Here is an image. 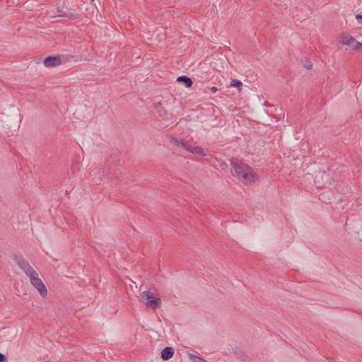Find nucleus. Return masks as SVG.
Wrapping results in <instances>:
<instances>
[{
	"label": "nucleus",
	"mask_w": 362,
	"mask_h": 362,
	"mask_svg": "<svg viewBox=\"0 0 362 362\" xmlns=\"http://www.w3.org/2000/svg\"><path fill=\"white\" fill-rule=\"evenodd\" d=\"M340 42L345 45H351L354 42V37L349 35H343L340 38Z\"/></svg>",
	"instance_id": "9d476101"
},
{
	"label": "nucleus",
	"mask_w": 362,
	"mask_h": 362,
	"mask_svg": "<svg viewBox=\"0 0 362 362\" xmlns=\"http://www.w3.org/2000/svg\"><path fill=\"white\" fill-rule=\"evenodd\" d=\"M356 19L358 21V23H360L362 25V15L361 14H357L356 16Z\"/></svg>",
	"instance_id": "4468645a"
},
{
	"label": "nucleus",
	"mask_w": 362,
	"mask_h": 362,
	"mask_svg": "<svg viewBox=\"0 0 362 362\" xmlns=\"http://www.w3.org/2000/svg\"><path fill=\"white\" fill-rule=\"evenodd\" d=\"M354 42L355 43H353L351 45H349L350 47H351L354 49H359L360 48L362 47V43L358 42L356 40V39L354 38Z\"/></svg>",
	"instance_id": "ddd939ff"
},
{
	"label": "nucleus",
	"mask_w": 362,
	"mask_h": 362,
	"mask_svg": "<svg viewBox=\"0 0 362 362\" xmlns=\"http://www.w3.org/2000/svg\"><path fill=\"white\" fill-rule=\"evenodd\" d=\"M57 12L59 17L74 19L77 17L76 11L73 8H69L65 6H59L57 8Z\"/></svg>",
	"instance_id": "39448f33"
},
{
	"label": "nucleus",
	"mask_w": 362,
	"mask_h": 362,
	"mask_svg": "<svg viewBox=\"0 0 362 362\" xmlns=\"http://www.w3.org/2000/svg\"><path fill=\"white\" fill-rule=\"evenodd\" d=\"M31 284L37 290L40 295L45 298L47 295V290L42 281V280L38 277V274L37 275L33 276L30 279Z\"/></svg>",
	"instance_id": "20e7f679"
},
{
	"label": "nucleus",
	"mask_w": 362,
	"mask_h": 362,
	"mask_svg": "<svg viewBox=\"0 0 362 362\" xmlns=\"http://www.w3.org/2000/svg\"><path fill=\"white\" fill-rule=\"evenodd\" d=\"M141 298L143 303L152 309L158 308L161 304V300L159 297H155L150 291H145L141 293Z\"/></svg>",
	"instance_id": "7ed1b4c3"
},
{
	"label": "nucleus",
	"mask_w": 362,
	"mask_h": 362,
	"mask_svg": "<svg viewBox=\"0 0 362 362\" xmlns=\"http://www.w3.org/2000/svg\"><path fill=\"white\" fill-rule=\"evenodd\" d=\"M202 360L203 361V362H207V361H205V360H203V359H202Z\"/></svg>",
	"instance_id": "6ab92c4d"
},
{
	"label": "nucleus",
	"mask_w": 362,
	"mask_h": 362,
	"mask_svg": "<svg viewBox=\"0 0 362 362\" xmlns=\"http://www.w3.org/2000/svg\"><path fill=\"white\" fill-rule=\"evenodd\" d=\"M6 361V356L3 354L0 353V362H4Z\"/></svg>",
	"instance_id": "2eb2a0df"
},
{
	"label": "nucleus",
	"mask_w": 362,
	"mask_h": 362,
	"mask_svg": "<svg viewBox=\"0 0 362 362\" xmlns=\"http://www.w3.org/2000/svg\"><path fill=\"white\" fill-rule=\"evenodd\" d=\"M161 105V103L159 102L157 103V105H156V107L157 108L158 106H160Z\"/></svg>",
	"instance_id": "a211bd4d"
},
{
	"label": "nucleus",
	"mask_w": 362,
	"mask_h": 362,
	"mask_svg": "<svg viewBox=\"0 0 362 362\" xmlns=\"http://www.w3.org/2000/svg\"><path fill=\"white\" fill-rule=\"evenodd\" d=\"M62 64L60 57L50 56L45 59L44 65L46 67H54Z\"/></svg>",
	"instance_id": "423d86ee"
},
{
	"label": "nucleus",
	"mask_w": 362,
	"mask_h": 362,
	"mask_svg": "<svg viewBox=\"0 0 362 362\" xmlns=\"http://www.w3.org/2000/svg\"><path fill=\"white\" fill-rule=\"evenodd\" d=\"M305 67L308 70L311 69L313 67V64H311V62H308L305 65Z\"/></svg>",
	"instance_id": "dca6fc26"
},
{
	"label": "nucleus",
	"mask_w": 362,
	"mask_h": 362,
	"mask_svg": "<svg viewBox=\"0 0 362 362\" xmlns=\"http://www.w3.org/2000/svg\"><path fill=\"white\" fill-rule=\"evenodd\" d=\"M174 355V351L172 347H165L164 348L160 353V357L165 360H169Z\"/></svg>",
	"instance_id": "6e6552de"
},
{
	"label": "nucleus",
	"mask_w": 362,
	"mask_h": 362,
	"mask_svg": "<svg viewBox=\"0 0 362 362\" xmlns=\"http://www.w3.org/2000/svg\"><path fill=\"white\" fill-rule=\"evenodd\" d=\"M184 149L194 154H197L202 156L206 155L202 148L199 146H194L189 144L188 142H186Z\"/></svg>",
	"instance_id": "0eeeda50"
},
{
	"label": "nucleus",
	"mask_w": 362,
	"mask_h": 362,
	"mask_svg": "<svg viewBox=\"0 0 362 362\" xmlns=\"http://www.w3.org/2000/svg\"><path fill=\"white\" fill-rule=\"evenodd\" d=\"M177 81L184 83L187 88L192 87V86L193 84L192 80L187 76H181L177 77Z\"/></svg>",
	"instance_id": "1a4fd4ad"
},
{
	"label": "nucleus",
	"mask_w": 362,
	"mask_h": 362,
	"mask_svg": "<svg viewBox=\"0 0 362 362\" xmlns=\"http://www.w3.org/2000/svg\"><path fill=\"white\" fill-rule=\"evenodd\" d=\"M243 83L237 79H232L230 82V86L240 88Z\"/></svg>",
	"instance_id": "f8f14e48"
},
{
	"label": "nucleus",
	"mask_w": 362,
	"mask_h": 362,
	"mask_svg": "<svg viewBox=\"0 0 362 362\" xmlns=\"http://www.w3.org/2000/svg\"><path fill=\"white\" fill-rule=\"evenodd\" d=\"M170 141L171 144H174L175 146H177L179 148H182L183 149L186 144V141H185L184 140H179L175 137H172Z\"/></svg>",
	"instance_id": "9b49d317"
},
{
	"label": "nucleus",
	"mask_w": 362,
	"mask_h": 362,
	"mask_svg": "<svg viewBox=\"0 0 362 362\" xmlns=\"http://www.w3.org/2000/svg\"><path fill=\"white\" fill-rule=\"evenodd\" d=\"M210 90H211V91L212 93H216V92L218 90V88H216V87H214V86H213V87H211V88H210Z\"/></svg>",
	"instance_id": "f3484780"
},
{
	"label": "nucleus",
	"mask_w": 362,
	"mask_h": 362,
	"mask_svg": "<svg viewBox=\"0 0 362 362\" xmlns=\"http://www.w3.org/2000/svg\"><path fill=\"white\" fill-rule=\"evenodd\" d=\"M232 173L243 183L250 185L259 179V175L247 164L238 158L230 160Z\"/></svg>",
	"instance_id": "f257e3e1"
},
{
	"label": "nucleus",
	"mask_w": 362,
	"mask_h": 362,
	"mask_svg": "<svg viewBox=\"0 0 362 362\" xmlns=\"http://www.w3.org/2000/svg\"><path fill=\"white\" fill-rule=\"evenodd\" d=\"M13 259L18 267L25 273L28 276H29L30 279L33 277V276L37 274V272L21 253L14 254Z\"/></svg>",
	"instance_id": "f03ea898"
}]
</instances>
